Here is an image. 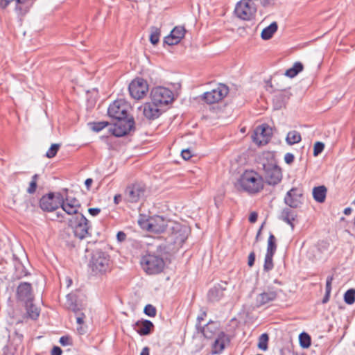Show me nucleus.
Listing matches in <instances>:
<instances>
[{"label": "nucleus", "instance_id": "f3484780", "mask_svg": "<svg viewBox=\"0 0 355 355\" xmlns=\"http://www.w3.org/2000/svg\"><path fill=\"white\" fill-rule=\"evenodd\" d=\"M167 225V220L162 216L155 215L150 217V223L148 226L150 227V232L156 234L162 233L166 230Z\"/></svg>", "mask_w": 355, "mask_h": 355}, {"label": "nucleus", "instance_id": "f8f14e48", "mask_svg": "<svg viewBox=\"0 0 355 355\" xmlns=\"http://www.w3.org/2000/svg\"><path fill=\"white\" fill-rule=\"evenodd\" d=\"M272 135V128L268 124L263 123L255 128L252 137L258 145H265L270 140Z\"/></svg>", "mask_w": 355, "mask_h": 355}, {"label": "nucleus", "instance_id": "13d9d810", "mask_svg": "<svg viewBox=\"0 0 355 355\" xmlns=\"http://www.w3.org/2000/svg\"><path fill=\"white\" fill-rule=\"evenodd\" d=\"M62 350L58 346H54L51 351V355H62Z\"/></svg>", "mask_w": 355, "mask_h": 355}, {"label": "nucleus", "instance_id": "79ce46f5", "mask_svg": "<svg viewBox=\"0 0 355 355\" xmlns=\"http://www.w3.org/2000/svg\"><path fill=\"white\" fill-rule=\"evenodd\" d=\"M60 147V144H53L51 146V147L49 148L46 153V157L48 158H53L54 157L58 151L59 150Z\"/></svg>", "mask_w": 355, "mask_h": 355}, {"label": "nucleus", "instance_id": "3c124183", "mask_svg": "<svg viewBox=\"0 0 355 355\" xmlns=\"http://www.w3.org/2000/svg\"><path fill=\"white\" fill-rule=\"evenodd\" d=\"M255 261V253L254 252H251L248 255V265L249 267H252L254 264Z\"/></svg>", "mask_w": 355, "mask_h": 355}, {"label": "nucleus", "instance_id": "9b49d317", "mask_svg": "<svg viewBox=\"0 0 355 355\" xmlns=\"http://www.w3.org/2000/svg\"><path fill=\"white\" fill-rule=\"evenodd\" d=\"M229 88L225 84H218L217 87L210 92H205L201 99L207 104H214L223 99L228 94Z\"/></svg>", "mask_w": 355, "mask_h": 355}, {"label": "nucleus", "instance_id": "a878e982", "mask_svg": "<svg viewBox=\"0 0 355 355\" xmlns=\"http://www.w3.org/2000/svg\"><path fill=\"white\" fill-rule=\"evenodd\" d=\"M327 189L324 186L315 187L313 189L314 200L320 203L324 202L326 199Z\"/></svg>", "mask_w": 355, "mask_h": 355}, {"label": "nucleus", "instance_id": "2eb2a0df", "mask_svg": "<svg viewBox=\"0 0 355 355\" xmlns=\"http://www.w3.org/2000/svg\"><path fill=\"white\" fill-rule=\"evenodd\" d=\"M60 205V200L58 198V193L54 194L49 193L43 196L40 200V207L44 211H53L57 209Z\"/></svg>", "mask_w": 355, "mask_h": 355}, {"label": "nucleus", "instance_id": "423d86ee", "mask_svg": "<svg viewBox=\"0 0 355 355\" xmlns=\"http://www.w3.org/2000/svg\"><path fill=\"white\" fill-rule=\"evenodd\" d=\"M140 263L144 270L148 275L160 273L165 266V262L162 257L151 253L143 256Z\"/></svg>", "mask_w": 355, "mask_h": 355}, {"label": "nucleus", "instance_id": "58836bf2", "mask_svg": "<svg viewBox=\"0 0 355 355\" xmlns=\"http://www.w3.org/2000/svg\"><path fill=\"white\" fill-rule=\"evenodd\" d=\"M268 335L266 333L262 334L259 338L258 347L260 349L266 351L268 349Z\"/></svg>", "mask_w": 355, "mask_h": 355}, {"label": "nucleus", "instance_id": "e433bc0d", "mask_svg": "<svg viewBox=\"0 0 355 355\" xmlns=\"http://www.w3.org/2000/svg\"><path fill=\"white\" fill-rule=\"evenodd\" d=\"M40 175L38 174H35L32 178L31 181L29 183V186L27 188V193L29 194H33L35 193L37 187V180Z\"/></svg>", "mask_w": 355, "mask_h": 355}, {"label": "nucleus", "instance_id": "4be33fe9", "mask_svg": "<svg viewBox=\"0 0 355 355\" xmlns=\"http://www.w3.org/2000/svg\"><path fill=\"white\" fill-rule=\"evenodd\" d=\"M278 295L277 291L268 288L267 291L263 292L257 295L256 303L258 307L263 306L274 301Z\"/></svg>", "mask_w": 355, "mask_h": 355}, {"label": "nucleus", "instance_id": "473e14b6", "mask_svg": "<svg viewBox=\"0 0 355 355\" xmlns=\"http://www.w3.org/2000/svg\"><path fill=\"white\" fill-rule=\"evenodd\" d=\"M186 33V30L184 26H175L173 28V29L171 31V33L172 36L175 38V42H180V40L184 37Z\"/></svg>", "mask_w": 355, "mask_h": 355}, {"label": "nucleus", "instance_id": "37998d69", "mask_svg": "<svg viewBox=\"0 0 355 355\" xmlns=\"http://www.w3.org/2000/svg\"><path fill=\"white\" fill-rule=\"evenodd\" d=\"M138 223L142 229L150 232V227L148 226L150 223V217L148 218H146L145 216L141 215L138 220Z\"/></svg>", "mask_w": 355, "mask_h": 355}, {"label": "nucleus", "instance_id": "6ab92c4d", "mask_svg": "<svg viewBox=\"0 0 355 355\" xmlns=\"http://www.w3.org/2000/svg\"><path fill=\"white\" fill-rule=\"evenodd\" d=\"M227 282L218 284L209 289L207 298L211 302H216L224 297V291L226 290Z\"/></svg>", "mask_w": 355, "mask_h": 355}, {"label": "nucleus", "instance_id": "e2e57ef3", "mask_svg": "<svg viewBox=\"0 0 355 355\" xmlns=\"http://www.w3.org/2000/svg\"><path fill=\"white\" fill-rule=\"evenodd\" d=\"M122 196L121 194H116L114 197V202L116 205L119 204V202L121 201Z\"/></svg>", "mask_w": 355, "mask_h": 355}, {"label": "nucleus", "instance_id": "69168bd1", "mask_svg": "<svg viewBox=\"0 0 355 355\" xmlns=\"http://www.w3.org/2000/svg\"><path fill=\"white\" fill-rule=\"evenodd\" d=\"M330 294H331V293H329V292H325V295L322 301V302L323 304H326L327 302H329V298H330Z\"/></svg>", "mask_w": 355, "mask_h": 355}, {"label": "nucleus", "instance_id": "39448f33", "mask_svg": "<svg viewBox=\"0 0 355 355\" xmlns=\"http://www.w3.org/2000/svg\"><path fill=\"white\" fill-rule=\"evenodd\" d=\"M68 226L72 229L74 236L80 240L91 236L89 232L90 229L89 220L83 214H78L77 216H71L69 218Z\"/></svg>", "mask_w": 355, "mask_h": 355}, {"label": "nucleus", "instance_id": "4d7b16f0", "mask_svg": "<svg viewBox=\"0 0 355 355\" xmlns=\"http://www.w3.org/2000/svg\"><path fill=\"white\" fill-rule=\"evenodd\" d=\"M175 242L184 243L187 238V236L182 235L178 234V232H175Z\"/></svg>", "mask_w": 355, "mask_h": 355}, {"label": "nucleus", "instance_id": "052dcab7", "mask_svg": "<svg viewBox=\"0 0 355 355\" xmlns=\"http://www.w3.org/2000/svg\"><path fill=\"white\" fill-rule=\"evenodd\" d=\"M257 218H258L257 213L255 211H253L250 214L248 220L250 223H254L257 220Z\"/></svg>", "mask_w": 355, "mask_h": 355}, {"label": "nucleus", "instance_id": "0e129e2a", "mask_svg": "<svg viewBox=\"0 0 355 355\" xmlns=\"http://www.w3.org/2000/svg\"><path fill=\"white\" fill-rule=\"evenodd\" d=\"M93 182V180L92 178H87L86 179L85 182V184L87 187V189L89 191L90 190V187H91V185Z\"/></svg>", "mask_w": 355, "mask_h": 355}, {"label": "nucleus", "instance_id": "6e6d98bb", "mask_svg": "<svg viewBox=\"0 0 355 355\" xmlns=\"http://www.w3.org/2000/svg\"><path fill=\"white\" fill-rule=\"evenodd\" d=\"M126 234L123 231H119L116 234V239L119 242L121 243L125 241L126 239Z\"/></svg>", "mask_w": 355, "mask_h": 355}, {"label": "nucleus", "instance_id": "de8ad7c7", "mask_svg": "<svg viewBox=\"0 0 355 355\" xmlns=\"http://www.w3.org/2000/svg\"><path fill=\"white\" fill-rule=\"evenodd\" d=\"M329 246V243L324 241H320L317 244V248L319 251L322 252L327 250Z\"/></svg>", "mask_w": 355, "mask_h": 355}, {"label": "nucleus", "instance_id": "c85d7f7f", "mask_svg": "<svg viewBox=\"0 0 355 355\" xmlns=\"http://www.w3.org/2000/svg\"><path fill=\"white\" fill-rule=\"evenodd\" d=\"M33 302L24 303L28 316L32 320H37L40 313V309L37 307Z\"/></svg>", "mask_w": 355, "mask_h": 355}, {"label": "nucleus", "instance_id": "a19ab883", "mask_svg": "<svg viewBox=\"0 0 355 355\" xmlns=\"http://www.w3.org/2000/svg\"><path fill=\"white\" fill-rule=\"evenodd\" d=\"M91 129L96 132H100L104 128L109 125V123L107 121H98V122H93L89 123Z\"/></svg>", "mask_w": 355, "mask_h": 355}, {"label": "nucleus", "instance_id": "c756f323", "mask_svg": "<svg viewBox=\"0 0 355 355\" xmlns=\"http://www.w3.org/2000/svg\"><path fill=\"white\" fill-rule=\"evenodd\" d=\"M304 69V66L302 63L300 62H297L294 63L293 66L289 69H288L285 72V76L289 78H294L300 72H301Z\"/></svg>", "mask_w": 355, "mask_h": 355}, {"label": "nucleus", "instance_id": "603ef678", "mask_svg": "<svg viewBox=\"0 0 355 355\" xmlns=\"http://www.w3.org/2000/svg\"><path fill=\"white\" fill-rule=\"evenodd\" d=\"M333 279H334L333 276H328L327 277V281H326V288H325L326 292L331 293V283H332Z\"/></svg>", "mask_w": 355, "mask_h": 355}, {"label": "nucleus", "instance_id": "a211bd4d", "mask_svg": "<svg viewBox=\"0 0 355 355\" xmlns=\"http://www.w3.org/2000/svg\"><path fill=\"white\" fill-rule=\"evenodd\" d=\"M226 342H230L227 335L224 331H220L211 345V354H218L222 353L225 347Z\"/></svg>", "mask_w": 355, "mask_h": 355}, {"label": "nucleus", "instance_id": "338daca9", "mask_svg": "<svg viewBox=\"0 0 355 355\" xmlns=\"http://www.w3.org/2000/svg\"><path fill=\"white\" fill-rule=\"evenodd\" d=\"M140 355H150V348L148 347H144L142 349Z\"/></svg>", "mask_w": 355, "mask_h": 355}, {"label": "nucleus", "instance_id": "8fccbe9b", "mask_svg": "<svg viewBox=\"0 0 355 355\" xmlns=\"http://www.w3.org/2000/svg\"><path fill=\"white\" fill-rule=\"evenodd\" d=\"M60 343L62 345V346H67V345H70L72 344L71 341V338L69 336H62L60 338V340H59Z\"/></svg>", "mask_w": 355, "mask_h": 355}, {"label": "nucleus", "instance_id": "ddd939ff", "mask_svg": "<svg viewBox=\"0 0 355 355\" xmlns=\"http://www.w3.org/2000/svg\"><path fill=\"white\" fill-rule=\"evenodd\" d=\"M303 189L301 187H293L284 197V203L290 208L296 209L302 204Z\"/></svg>", "mask_w": 355, "mask_h": 355}, {"label": "nucleus", "instance_id": "72a5a7b5", "mask_svg": "<svg viewBox=\"0 0 355 355\" xmlns=\"http://www.w3.org/2000/svg\"><path fill=\"white\" fill-rule=\"evenodd\" d=\"M299 342L302 348L307 349L311 345V338L307 333L302 332L299 335Z\"/></svg>", "mask_w": 355, "mask_h": 355}, {"label": "nucleus", "instance_id": "680f3d73", "mask_svg": "<svg viewBox=\"0 0 355 355\" xmlns=\"http://www.w3.org/2000/svg\"><path fill=\"white\" fill-rule=\"evenodd\" d=\"M89 213L93 216H96L101 212V209L99 208H89L88 209Z\"/></svg>", "mask_w": 355, "mask_h": 355}, {"label": "nucleus", "instance_id": "2f4dec72", "mask_svg": "<svg viewBox=\"0 0 355 355\" xmlns=\"http://www.w3.org/2000/svg\"><path fill=\"white\" fill-rule=\"evenodd\" d=\"M301 139L302 137L300 133L296 130L288 132L286 138V141L289 145L297 144L301 141Z\"/></svg>", "mask_w": 355, "mask_h": 355}, {"label": "nucleus", "instance_id": "09e8293b", "mask_svg": "<svg viewBox=\"0 0 355 355\" xmlns=\"http://www.w3.org/2000/svg\"><path fill=\"white\" fill-rule=\"evenodd\" d=\"M64 202H68L71 205H77L78 207H80L81 205L78 200H77L75 198H71L69 196H67L65 198H64Z\"/></svg>", "mask_w": 355, "mask_h": 355}, {"label": "nucleus", "instance_id": "6e6552de", "mask_svg": "<svg viewBox=\"0 0 355 355\" xmlns=\"http://www.w3.org/2000/svg\"><path fill=\"white\" fill-rule=\"evenodd\" d=\"M151 101L159 106L167 105L173 100V93L169 89L164 87H156L151 90Z\"/></svg>", "mask_w": 355, "mask_h": 355}, {"label": "nucleus", "instance_id": "dca6fc26", "mask_svg": "<svg viewBox=\"0 0 355 355\" xmlns=\"http://www.w3.org/2000/svg\"><path fill=\"white\" fill-rule=\"evenodd\" d=\"M196 329L198 333H201L206 339H213L220 331L218 324L209 320L206 324H196Z\"/></svg>", "mask_w": 355, "mask_h": 355}, {"label": "nucleus", "instance_id": "393cba45", "mask_svg": "<svg viewBox=\"0 0 355 355\" xmlns=\"http://www.w3.org/2000/svg\"><path fill=\"white\" fill-rule=\"evenodd\" d=\"M297 217V214L290 208H284L279 218L290 225L292 228L294 227L293 221Z\"/></svg>", "mask_w": 355, "mask_h": 355}, {"label": "nucleus", "instance_id": "f257e3e1", "mask_svg": "<svg viewBox=\"0 0 355 355\" xmlns=\"http://www.w3.org/2000/svg\"><path fill=\"white\" fill-rule=\"evenodd\" d=\"M131 107L124 100L114 101L107 109L108 116L115 121L110 129L112 134L117 137H123L135 130V120L130 114Z\"/></svg>", "mask_w": 355, "mask_h": 355}, {"label": "nucleus", "instance_id": "1a4fd4ad", "mask_svg": "<svg viewBox=\"0 0 355 355\" xmlns=\"http://www.w3.org/2000/svg\"><path fill=\"white\" fill-rule=\"evenodd\" d=\"M146 187L142 182H135L129 184L125 188L124 196L126 201L131 203L138 202L145 197Z\"/></svg>", "mask_w": 355, "mask_h": 355}, {"label": "nucleus", "instance_id": "4468645a", "mask_svg": "<svg viewBox=\"0 0 355 355\" xmlns=\"http://www.w3.org/2000/svg\"><path fill=\"white\" fill-rule=\"evenodd\" d=\"M16 298L17 301L24 303L33 302L34 294L31 284L25 282L19 283L16 290Z\"/></svg>", "mask_w": 355, "mask_h": 355}, {"label": "nucleus", "instance_id": "20e7f679", "mask_svg": "<svg viewBox=\"0 0 355 355\" xmlns=\"http://www.w3.org/2000/svg\"><path fill=\"white\" fill-rule=\"evenodd\" d=\"M89 267L95 275H102L111 270L110 255L102 250L93 251L89 263Z\"/></svg>", "mask_w": 355, "mask_h": 355}, {"label": "nucleus", "instance_id": "0eeeda50", "mask_svg": "<svg viewBox=\"0 0 355 355\" xmlns=\"http://www.w3.org/2000/svg\"><path fill=\"white\" fill-rule=\"evenodd\" d=\"M253 0H241L235 7V15L245 21H250L254 18L257 8L254 6Z\"/></svg>", "mask_w": 355, "mask_h": 355}, {"label": "nucleus", "instance_id": "5701e85b", "mask_svg": "<svg viewBox=\"0 0 355 355\" xmlns=\"http://www.w3.org/2000/svg\"><path fill=\"white\" fill-rule=\"evenodd\" d=\"M291 95V92L286 90L277 93L272 98L274 109L280 110L284 107Z\"/></svg>", "mask_w": 355, "mask_h": 355}, {"label": "nucleus", "instance_id": "bb28decb", "mask_svg": "<svg viewBox=\"0 0 355 355\" xmlns=\"http://www.w3.org/2000/svg\"><path fill=\"white\" fill-rule=\"evenodd\" d=\"M66 297L65 306L68 310L71 311L73 313L80 310L77 304V296L76 294L69 293Z\"/></svg>", "mask_w": 355, "mask_h": 355}, {"label": "nucleus", "instance_id": "ea45409f", "mask_svg": "<svg viewBox=\"0 0 355 355\" xmlns=\"http://www.w3.org/2000/svg\"><path fill=\"white\" fill-rule=\"evenodd\" d=\"M273 256H274V254H266L264 264H263L264 271L268 272L273 268V267H274L273 260H272Z\"/></svg>", "mask_w": 355, "mask_h": 355}, {"label": "nucleus", "instance_id": "5fc2aeb1", "mask_svg": "<svg viewBox=\"0 0 355 355\" xmlns=\"http://www.w3.org/2000/svg\"><path fill=\"white\" fill-rule=\"evenodd\" d=\"M295 157L292 153H288L284 156V161L286 164H291L294 162Z\"/></svg>", "mask_w": 355, "mask_h": 355}, {"label": "nucleus", "instance_id": "774afa93", "mask_svg": "<svg viewBox=\"0 0 355 355\" xmlns=\"http://www.w3.org/2000/svg\"><path fill=\"white\" fill-rule=\"evenodd\" d=\"M352 211V208H350V207H347V208H345V209H344L343 213H344L345 215H349V214H351Z\"/></svg>", "mask_w": 355, "mask_h": 355}, {"label": "nucleus", "instance_id": "c03bdc74", "mask_svg": "<svg viewBox=\"0 0 355 355\" xmlns=\"http://www.w3.org/2000/svg\"><path fill=\"white\" fill-rule=\"evenodd\" d=\"M324 144L321 141H317L314 144L313 146V156H318L324 150Z\"/></svg>", "mask_w": 355, "mask_h": 355}, {"label": "nucleus", "instance_id": "aec40b11", "mask_svg": "<svg viewBox=\"0 0 355 355\" xmlns=\"http://www.w3.org/2000/svg\"><path fill=\"white\" fill-rule=\"evenodd\" d=\"M159 107L158 105L155 104L152 101L150 103H146L144 106L143 114L148 120H155L157 119L162 112Z\"/></svg>", "mask_w": 355, "mask_h": 355}, {"label": "nucleus", "instance_id": "4c0bfd02", "mask_svg": "<svg viewBox=\"0 0 355 355\" xmlns=\"http://www.w3.org/2000/svg\"><path fill=\"white\" fill-rule=\"evenodd\" d=\"M344 301L347 304H353L355 302V289L347 290L344 294Z\"/></svg>", "mask_w": 355, "mask_h": 355}, {"label": "nucleus", "instance_id": "f704fd0d", "mask_svg": "<svg viewBox=\"0 0 355 355\" xmlns=\"http://www.w3.org/2000/svg\"><path fill=\"white\" fill-rule=\"evenodd\" d=\"M277 250L276 238L270 233L268 240V246L266 254H275Z\"/></svg>", "mask_w": 355, "mask_h": 355}, {"label": "nucleus", "instance_id": "9d476101", "mask_svg": "<svg viewBox=\"0 0 355 355\" xmlns=\"http://www.w3.org/2000/svg\"><path fill=\"white\" fill-rule=\"evenodd\" d=\"M128 90L132 98L139 100L144 98L148 92V84L142 78H136L131 81Z\"/></svg>", "mask_w": 355, "mask_h": 355}, {"label": "nucleus", "instance_id": "7c9ffc66", "mask_svg": "<svg viewBox=\"0 0 355 355\" xmlns=\"http://www.w3.org/2000/svg\"><path fill=\"white\" fill-rule=\"evenodd\" d=\"M74 313L76 318V322L79 325L77 327V331L80 334L83 335L86 333V329L83 327L85 318H86L85 314L83 313L80 310L77 311V312H74Z\"/></svg>", "mask_w": 355, "mask_h": 355}, {"label": "nucleus", "instance_id": "bf43d9fd", "mask_svg": "<svg viewBox=\"0 0 355 355\" xmlns=\"http://www.w3.org/2000/svg\"><path fill=\"white\" fill-rule=\"evenodd\" d=\"M207 316V312L205 311H202L200 314L197 317L196 324H202V321L205 320V318Z\"/></svg>", "mask_w": 355, "mask_h": 355}, {"label": "nucleus", "instance_id": "cd10ccee", "mask_svg": "<svg viewBox=\"0 0 355 355\" xmlns=\"http://www.w3.org/2000/svg\"><path fill=\"white\" fill-rule=\"evenodd\" d=\"M278 25L276 21L272 22L268 26L263 29L261 36L264 40H270L277 31Z\"/></svg>", "mask_w": 355, "mask_h": 355}, {"label": "nucleus", "instance_id": "b1692460", "mask_svg": "<svg viewBox=\"0 0 355 355\" xmlns=\"http://www.w3.org/2000/svg\"><path fill=\"white\" fill-rule=\"evenodd\" d=\"M58 198L60 200V207L69 215H73L72 216H77L78 214H83L78 211L80 207H77V205H71L68 202H64V197L58 193Z\"/></svg>", "mask_w": 355, "mask_h": 355}, {"label": "nucleus", "instance_id": "f03ea898", "mask_svg": "<svg viewBox=\"0 0 355 355\" xmlns=\"http://www.w3.org/2000/svg\"><path fill=\"white\" fill-rule=\"evenodd\" d=\"M269 153L263 155L261 161L259 162L258 169L262 171L261 176L263 177V183H266L270 186H275L278 184L282 179V173L280 167L277 166L275 159Z\"/></svg>", "mask_w": 355, "mask_h": 355}, {"label": "nucleus", "instance_id": "412c9836", "mask_svg": "<svg viewBox=\"0 0 355 355\" xmlns=\"http://www.w3.org/2000/svg\"><path fill=\"white\" fill-rule=\"evenodd\" d=\"M135 329L140 336H148L154 330L153 323L148 320H138L135 324Z\"/></svg>", "mask_w": 355, "mask_h": 355}, {"label": "nucleus", "instance_id": "a18cd8bd", "mask_svg": "<svg viewBox=\"0 0 355 355\" xmlns=\"http://www.w3.org/2000/svg\"><path fill=\"white\" fill-rule=\"evenodd\" d=\"M144 312L146 315L150 316V317H154L156 315L157 310L155 306H153L151 304H147L144 307Z\"/></svg>", "mask_w": 355, "mask_h": 355}, {"label": "nucleus", "instance_id": "c9c22d12", "mask_svg": "<svg viewBox=\"0 0 355 355\" xmlns=\"http://www.w3.org/2000/svg\"><path fill=\"white\" fill-rule=\"evenodd\" d=\"M161 34L160 28L153 26L151 28V33L150 35V42L152 44L156 45L159 41Z\"/></svg>", "mask_w": 355, "mask_h": 355}, {"label": "nucleus", "instance_id": "49530a36", "mask_svg": "<svg viewBox=\"0 0 355 355\" xmlns=\"http://www.w3.org/2000/svg\"><path fill=\"white\" fill-rule=\"evenodd\" d=\"M175 38H174L173 36H172L171 34H169V35L166 36L164 39V43L166 44L169 46L176 45L179 42H175Z\"/></svg>", "mask_w": 355, "mask_h": 355}, {"label": "nucleus", "instance_id": "7ed1b4c3", "mask_svg": "<svg viewBox=\"0 0 355 355\" xmlns=\"http://www.w3.org/2000/svg\"><path fill=\"white\" fill-rule=\"evenodd\" d=\"M239 184L243 191L250 195L259 193L264 187L263 177L253 170L245 171L239 180Z\"/></svg>", "mask_w": 355, "mask_h": 355}, {"label": "nucleus", "instance_id": "864d4df0", "mask_svg": "<svg viewBox=\"0 0 355 355\" xmlns=\"http://www.w3.org/2000/svg\"><path fill=\"white\" fill-rule=\"evenodd\" d=\"M181 155L185 160H189L192 157L191 153L189 149L182 150L181 152Z\"/></svg>", "mask_w": 355, "mask_h": 355}]
</instances>
